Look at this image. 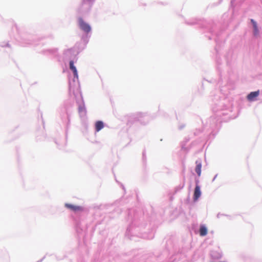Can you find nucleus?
Instances as JSON below:
<instances>
[{"mask_svg": "<svg viewBox=\"0 0 262 262\" xmlns=\"http://www.w3.org/2000/svg\"><path fill=\"white\" fill-rule=\"evenodd\" d=\"M201 192L200 187L199 186L196 185L194 189L193 199L194 200H197L201 196Z\"/></svg>", "mask_w": 262, "mask_h": 262, "instance_id": "3", "label": "nucleus"}, {"mask_svg": "<svg viewBox=\"0 0 262 262\" xmlns=\"http://www.w3.org/2000/svg\"><path fill=\"white\" fill-rule=\"evenodd\" d=\"M259 95V91L251 92L247 96V99L250 101H253Z\"/></svg>", "mask_w": 262, "mask_h": 262, "instance_id": "4", "label": "nucleus"}, {"mask_svg": "<svg viewBox=\"0 0 262 262\" xmlns=\"http://www.w3.org/2000/svg\"><path fill=\"white\" fill-rule=\"evenodd\" d=\"M104 127V124L102 121H98L95 123L96 131L98 132Z\"/></svg>", "mask_w": 262, "mask_h": 262, "instance_id": "5", "label": "nucleus"}, {"mask_svg": "<svg viewBox=\"0 0 262 262\" xmlns=\"http://www.w3.org/2000/svg\"><path fill=\"white\" fill-rule=\"evenodd\" d=\"M78 110H79V113L85 114V109L83 106H79Z\"/></svg>", "mask_w": 262, "mask_h": 262, "instance_id": "10", "label": "nucleus"}, {"mask_svg": "<svg viewBox=\"0 0 262 262\" xmlns=\"http://www.w3.org/2000/svg\"><path fill=\"white\" fill-rule=\"evenodd\" d=\"M251 22L252 23L253 26L254 35H258L259 31H258V27H257L256 22L253 19H251Z\"/></svg>", "mask_w": 262, "mask_h": 262, "instance_id": "7", "label": "nucleus"}, {"mask_svg": "<svg viewBox=\"0 0 262 262\" xmlns=\"http://www.w3.org/2000/svg\"><path fill=\"white\" fill-rule=\"evenodd\" d=\"M66 207L74 211H81L83 210V208L81 206H75L70 204H66Z\"/></svg>", "mask_w": 262, "mask_h": 262, "instance_id": "2", "label": "nucleus"}, {"mask_svg": "<svg viewBox=\"0 0 262 262\" xmlns=\"http://www.w3.org/2000/svg\"><path fill=\"white\" fill-rule=\"evenodd\" d=\"M207 233V228L204 226H202L200 227V234L201 236H205Z\"/></svg>", "mask_w": 262, "mask_h": 262, "instance_id": "8", "label": "nucleus"}, {"mask_svg": "<svg viewBox=\"0 0 262 262\" xmlns=\"http://www.w3.org/2000/svg\"><path fill=\"white\" fill-rule=\"evenodd\" d=\"M70 68L73 71L74 77H78V73L76 67L74 65V62L73 61H70Z\"/></svg>", "mask_w": 262, "mask_h": 262, "instance_id": "6", "label": "nucleus"}, {"mask_svg": "<svg viewBox=\"0 0 262 262\" xmlns=\"http://www.w3.org/2000/svg\"><path fill=\"white\" fill-rule=\"evenodd\" d=\"M195 171L198 173V176H200L201 173V165H197Z\"/></svg>", "mask_w": 262, "mask_h": 262, "instance_id": "9", "label": "nucleus"}, {"mask_svg": "<svg viewBox=\"0 0 262 262\" xmlns=\"http://www.w3.org/2000/svg\"><path fill=\"white\" fill-rule=\"evenodd\" d=\"M80 28L86 32H89L91 31L90 26L85 23L82 18H79L78 19Z\"/></svg>", "mask_w": 262, "mask_h": 262, "instance_id": "1", "label": "nucleus"}]
</instances>
